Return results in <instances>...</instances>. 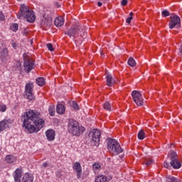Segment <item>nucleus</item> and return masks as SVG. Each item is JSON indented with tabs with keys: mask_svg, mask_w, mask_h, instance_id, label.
Masks as SVG:
<instances>
[{
	"mask_svg": "<svg viewBox=\"0 0 182 182\" xmlns=\"http://www.w3.org/2000/svg\"><path fill=\"white\" fill-rule=\"evenodd\" d=\"M129 16H133V12H131V13L129 14Z\"/></svg>",
	"mask_w": 182,
	"mask_h": 182,
	"instance_id": "nucleus-45",
	"label": "nucleus"
},
{
	"mask_svg": "<svg viewBox=\"0 0 182 182\" xmlns=\"http://www.w3.org/2000/svg\"><path fill=\"white\" fill-rule=\"evenodd\" d=\"M112 178H113L110 176L107 178L106 176L101 175L95 178V182H108L110 181Z\"/></svg>",
	"mask_w": 182,
	"mask_h": 182,
	"instance_id": "nucleus-15",
	"label": "nucleus"
},
{
	"mask_svg": "<svg viewBox=\"0 0 182 182\" xmlns=\"http://www.w3.org/2000/svg\"><path fill=\"white\" fill-rule=\"evenodd\" d=\"M48 166H49V164H47V162H44V163L42 164V166L44 167V168H46V167H48Z\"/></svg>",
	"mask_w": 182,
	"mask_h": 182,
	"instance_id": "nucleus-41",
	"label": "nucleus"
},
{
	"mask_svg": "<svg viewBox=\"0 0 182 182\" xmlns=\"http://www.w3.org/2000/svg\"><path fill=\"white\" fill-rule=\"evenodd\" d=\"M144 137H146V133H144L143 129H141L138 133V139L139 140H144Z\"/></svg>",
	"mask_w": 182,
	"mask_h": 182,
	"instance_id": "nucleus-27",
	"label": "nucleus"
},
{
	"mask_svg": "<svg viewBox=\"0 0 182 182\" xmlns=\"http://www.w3.org/2000/svg\"><path fill=\"white\" fill-rule=\"evenodd\" d=\"M42 23H43V24L45 23V21H43Z\"/></svg>",
	"mask_w": 182,
	"mask_h": 182,
	"instance_id": "nucleus-46",
	"label": "nucleus"
},
{
	"mask_svg": "<svg viewBox=\"0 0 182 182\" xmlns=\"http://www.w3.org/2000/svg\"><path fill=\"white\" fill-rule=\"evenodd\" d=\"M0 21H5V16L4 15V13H2V11H0Z\"/></svg>",
	"mask_w": 182,
	"mask_h": 182,
	"instance_id": "nucleus-38",
	"label": "nucleus"
},
{
	"mask_svg": "<svg viewBox=\"0 0 182 182\" xmlns=\"http://www.w3.org/2000/svg\"><path fill=\"white\" fill-rule=\"evenodd\" d=\"M101 168H102V166L98 163H95L92 165V170L94 173H97L98 171H100Z\"/></svg>",
	"mask_w": 182,
	"mask_h": 182,
	"instance_id": "nucleus-23",
	"label": "nucleus"
},
{
	"mask_svg": "<svg viewBox=\"0 0 182 182\" xmlns=\"http://www.w3.org/2000/svg\"><path fill=\"white\" fill-rule=\"evenodd\" d=\"M170 164L171 167L175 169H178L181 167V163H180V161H178V159L171 161Z\"/></svg>",
	"mask_w": 182,
	"mask_h": 182,
	"instance_id": "nucleus-16",
	"label": "nucleus"
},
{
	"mask_svg": "<svg viewBox=\"0 0 182 182\" xmlns=\"http://www.w3.org/2000/svg\"><path fill=\"white\" fill-rule=\"evenodd\" d=\"M63 173V171L60 170L55 173V176L56 177H58V178H60L62 177Z\"/></svg>",
	"mask_w": 182,
	"mask_h": 182,
	"instance_id": "nucleus-34",
	"label": "nucleus"
},
{
	"mask_svg": "<svg viewBox=\"0 0 182 182\" xmlns=\"http://www.w3.org/2000/svg\"><path fill=\"white\" fill-rule=\"evenodd\" d=\"M166 182H181V181L174 176H168L166 177Z\"/></svg>",
	"mask_w": 182,
	"mask_h": 182,
	"instance_id": "nucleus-25",
	"label": "nucleus"
},
{
	"mask_svg": "<svg viewBox=\"0 0 182 182\" xmlns=\"http://www.w3.org/2000/svg\"><path fill=\"white\" fill-rule=\"evenodd\" d=\"M0 58L3 62H5V60L8 59V48L3 49L2 52L1 53Z\"/></svg>",
	"mask_w": 182,
	"mask_h": 182,
	"instance_id": "nucleus-20",
	"label": "nucleus"
},
{
	"mask_svg": "<svg viewBox=\"0 0 182 182\" xmlns=\"http://www.w3.org/2000/svg\"><path fill=\"white\" fill-rule=\"evenodd\" d=\"M12 46L14 49H16L17 48L16 43H12Z\"/></svg>",
	"mask_w": 182,
	"mask_h": 182,
	"instance_id": "nucleus-42",
	"label": "nucleus"
},
{
	"mask_svg": "<svg viewBox=\"0 0 182 182\" xmlns=\"http://www.w3.org/2000/svg\"><path fill=\"white\" fill-rule=\"evenodd\" d=\"M19 26H18V23H13L11 26V31H13V32H16V31H18Z\"/></svg>",
	"mask_w": 182,
	"mask_h": 182,
	"instance_id": "nucleus-31",
	"label": "nucleus"
},
{
	"mask_svg": "<svg viewBox=\"0 0 182 182\" xmlns=\"http://www.w3.org/2000/svg\"><path fill=\"white\" fill-rule=\"evenodd\" d=\"M21 122H23V127H25L26 132L32 134L38 133L45 126V120L42 119L41 112L30 109L21 116Z\"/></svg>",
	"mask_w": 182,
	"mask_h": 182,
	"instance_id": "nucleus-1",
	"label": "nucleus"
},
{
	"mask_svg": "<svg viewBox=\"0 0 182 182\" xmlns=\"http://www.w3.org/2000/svg\"><path fill=\"white\" fill-rule=\"evenodd\" d=\"M70 105L75 110H79V105H77V102L71 101Z\"/></svg>",
	"mask_w": 182,
	"mask_h": 182,
	"instance_id": "nucleus-30",
	"label": "nucleus"
},
{
	"mask_svg": "<svg viewBox=\"0 0 182 182\" xmlns=\"http://www.w3.org/2000/svg\"><path fill=\"white\" fill-rule=\"evenodd\" d=\"M132 96L134 103H136V105L143 106V102L144 100L143 99V95H141V93H140V92L137 90H134L132 92Z\"/></svg>",
	"mask_w": 182,
	"mask_h": 182,
	"instance_id": "nucleus-11",
	"label": "nucleus"
},
{
	"mask_svg": "<svg viewBox=\"0 0 182 182\" xmlns=\"http://www.w3.org/2000/svg\"><path fill=\"white\" fill-rule=\"evenodd\" d=\"M133 19V16H129L127 18V23H131L132 20Z\"/></svg>",
	"mask_w": 182,
	"mask_h": 182,
	"instance_id": "nucleus-40",
	"label": "nucleus"
},
{
	"mask_svg": "<svg viewBox=\"0 0 182 182\" xmlns=\"http://www.w3.org/2000/svg\"><path fill=\"white\" fill-rule=\"evenodd\" d=\"M36 84L38 86H44L45 85V79L43 77H38L36 80Z\"/></svg>",
	"mask_w": 182,
	"mask_h": 182,
	"instance_id": "nucleus-26",
	"label": "nucleus"
},
{
	"mask_svg": "<svg viewBox=\"0 0 182 182\" xmlns=\"http://www.w3.org/2000/svg\"><path fill=\"white\" fill-rule=\"evenodd\" d=\"M168 157L171 160V161H173V160H177L178 159L177 158V153L174 151H171L169 154H168Z\"/></svg>",
	"mask_w": 182,
	"mask_h": 182,
	"instance_id": "nucleus-22",
	"label": "nucleus"
},
{
	"mask_svg": "<svg viewBox=\"0 0 182 182\" xmlns=\"http://www.w3.org/2000/svg\"><path fill=\"white\" fill-rule=\"evenodd\" d=\"M18 19L25 18L28 22H35L36 16L33 11L29 9V6L22 4L20 7V11L17 14Z\"/></svg>",
	"mask_w": 182,
	"mask_h": 182,
	"instance_id": "nucleus-2",
	"label": "nucleus"
},
{
	"mask_svg": "<svg viewBox=\"0 0 182 182\" xmlns=\"http://www.w3.org/2000/svg\"><path fill=\"white\" fill-rule=\"evenodd\" d=\"M106 79L107 86H113V85H114V80H113L112 75H107Z\"/></svg>",
	"mask_w": 182,
	"mask_h": 182,
	"instance_id": "nucleus-21",
	"label": "nucleus"
},
{
	"mask_svg": "<svg viewBox=\"0 0 182 182\" xmlns=\"http://www.w3.org/2000/svg\"><path fill=\"white\" fill-rule=\"evenodd\" d=\"M46 136L49 141L55 140V130L48 129L46 132Z\"/></svg>",
	"mask_w": 182,
	"mask_h": 182,
	"instance_id": "nucleus-14",
	"label": "nucleus"
},
{
	"mask_svg": "<svg viewBox=\"0 0 182 182\" xmlns=\"http://www.w3.org/2000/svg\"><path fill=\"white\" fill-rule=\"evenodd\" d=\"M121 5L122 6H126V5H127V0H122Z\"/></svg>",
	"mask_w": 182,
	"mask_h": 182,
	"instance_id": "nucleus-39",
	"label": "nucleus"
},
{
	"mask_svg": "<svg viewBox=\"0 0 182 182\" xmlns=\"http://www.w3.org/2000/svg\"><path fill=\"white\" fill-rule=\"evenodd\" d=\"M102 2L99 1V2L97 3V6H102Z\"/></svg>",
	"mask_w": 182,
	"mask_h": 182,
	"instance_id": "nucleus-43",
	"label": "nucleus"
},
{
	"mask_svg": "<svg viewBox=\"0 0 182 182\" xmlns=\"http://www.w3.org/2000/svg\"><path fill=\"white\" fill-rule=\"evenodd\" d=\"M73 168L77 173V178H80L82 177V165H80V163L75 162L73 166Z\"/></svg>",
	"mask_w": 182,
	"mask_h": 182,
	"instance_id": "nucleus-13",
	"label": "nucleus"
},
{
	"mask_svg": "<svg viewBox=\"0 0 182 182\" xmlns=\"http://www.w3.org/2000/svg\"><path fill=\"white\" fill-rule=\"evenodd\" d=\"M86 130L84 127H80L77 121L70 119L68 120V133L73 136H80Z\"/></svg>",
	"mask_w": 182,
	"mask_h": 182,
	"instance_id": "nucleus-4",
	"label": "nucleus"
},
{
	"mask_svg": "<svg viewBox=\"0 0 182 182\" xmlns=\"http://www.w3.org/2000/svg\"><path fill=\"white\" fill-rule=\"evenodd\" d=\"M46 46L48 50H50V52H53V50H55V48H53V46L52 45V43H48Z\"/></svg>",
	"mask_w": 182,
	"mask_h": 182,
	"instance_id": "nucleus-32",
	"label": "nucleus"
},
{
	"mask_svg": "<svg viewBox=\"0 0 182 182\" xmlns=\"http://www.w3.org/2000/svg\"><path fill=\"white\" fill-rule=\"evenodd\" d=\"M151 163H153L151 159H145L144 164L146 166V167H149Z\"/></svg>",
	"mask_w": 182,
	"mask_h": 182,
	"instance_id": "nucleus-33",
	"label": "nucleus"
},
{
	"mask_svg": "<svg viewBox=\"0 0 182 182\" xmlns=\"http://www.w3.org/2000/svg\"><path fill=\"white\" fill-rule=\"evenodd\" d=\"M49 114L51 116H55V105H50L48 109Z\"/></svg>",
	"mask_w": 182,
	"mask_h": 182,
	"instance_id": "nucleus-29",
	"label": "nucleus"
},
{
	"mask_svg": "<svg viewBox=\"0 0 182 182\" xmlns=\"http://www.w3.org/2000/svg\"><path fill=\"white\" fill-rule=\"evenodd\" d=\"M5 160L9 164H12V163H15V161H16V157L13 155H7Z\"/></svg>",
	"mask_w": 182,
	"mask_h": 182,
	"instance_id": "nucleus-19",
	"label": "nucleus"
},
{
	"mask_svg": "<svg viewBox=\"0 0 182 182\" xmlns=\"http://www.w3.org/2000/svg\"><path fill=\"white\" fill-rule=\"evenodd\" d=\"M103 108L107 112H112V104H110L109 102H106L103 105Z\"/></svg>",
	"mask_w": 182,
	"mask_h": 182,
	"instance_id": "nucleus-24",
	"label": "nucleus"
},
{
	"mask_svg": "<svg viewBox=\"0 0 182 182\" xmlns=\"http://www.w3.org/2000/svg\"><path fill=\"white\" fill-rule=\"evenodd\" d=\"M63 17L60 16L55 19L54 23L57 28H60V26H62L64 23Z\"/></svg>",
	"mask_w": 182,
	"mask_h": 182,
	"instance_id": "nucleus-17",
	"label": "nucleus"
},
{
	"mask_svg": "<svg viewBox=\"0 0 182 182\" xmlns=\"http://www.w3.org/2000/svg\"><path fill=\"white\" fill-rule=\"evenodd\" d=\"M171 21L169 23V28L170 29H180L181 26V21L180 20V17L177 15H172L170 17Z\"/></svg>",
	"mask_w": 182,
	"mask_h": 182,
	"instance_id": "nucleus-10",
	"label": "nucleus"
},
{
	"mask_svg": "<svg viewBox=\"0 0 182 182\" xmlns=\"http://www.w3.org/2000/svg\"><path fill=\"white\" fill-rule=\"evenodd\" d=\"M24 97L28 100H33L35 95L33 94V84L27 83L25 86Z\"/></svg>",
	"mask_w": 182,
	"mask_h": 182,
	"instance_id": "nucleus-9",
	"label": "nucleus"
},
{
	"mask_svg": "<svg viewBox=\"0 0 182 182\" xmlns=\"http://www.w3.org/2000/svg\"><path fill=\"white\" fill-rule=\"evenodd\" d=\"M128 65L132 68L136 66V60L132 57L129 58L128 60Z\"/></svg>",
	"mask_w": 182,
	"mask_h": 182,
	"instance_id": "nucleus-28",
	"label": "nucleus"
},
{
	"mask_svg": "<svg viewBox=\"0 0 182 182\" xmlns=\"http://www.w3.org/2000/svg\"><path fill=\"white\" fill-rule=\"evenodd\" d=\"M12 119H6L0 122V133L4 132L5 129H9V125L12 124Z\"/></svg>",
	"mask_w": 182,
	"mask_h": 182,
	"instance_id": "nucleus-12",
	"label": "nucleus"
},
{
	"mask_svg": "<svg viewBox=\"0 0 182 182\" xmlns=\"http://www.w3.org/2000/svg\"><path fill=\"white\" fill-rule=\"evenodd\" d=\"M6 110V105L0 104V112H5Z\"/></svg>",
	"mask_w": 182,
	"mask_h": 182,
	"instance_id": "nucleus-36",
	"label": "nucleus"
},
{
	"mask_svg": "<svg viewBox=\"0 0 182 182\" xmlns=\"http://www.w3.org/2000/svg\"><path fill=\"white\" fill-rule=\"evenodd\" d=\"M106 141L107 150L109 151L110 154H112V156H119L120 153H123V149L120 144L116 139L108 138Z\"/></svg>",
	"mask_w": 182,
	"mask_h": 182,
	"instance_id": "nucleus-3",
	"label": "nucleus"
},
{
	"mask_svg": "<svg viewBox=\"0 0 182 182\" xmlns=\"http://www.w3.org/2000/svg\"><path fill=\"white\" fill-rule=\"evenodd\" d=\"M56 110H57V113L58 114H63V113H65V105H63L62 104L57 105Z\"/></svg>",
	"mask_w": 182,
	"mask_h": 182,
	"instance_id": "nucleus-18",
	"label": "nucleus"
},
{
	"mask_svg": "<svg viewBox=\"0 0 182 182\" xmlns=\"http://www.w3.org/2000/svg\"><path fill=\"white\" fill-rule=\"evenodd\" d=\"M23 170L18 168L14 173V178L15 182H33V175L26 173L22 178ZM21 178L22 180L21 181Z\"/></svg>",
	"mask_w": 182,
	"mask_h": 182,
	"instance_id": "nucleus-5",
	"label": "nucleus"
},
{
	"mask_svg": "<svg viewBox=\"0 0 182 182\" xmlns=\"http://www.w3.org/2000/svg\"><path fill=\"white\" fill-rule=\"evenodd\" d=\"M164 167H165L166 168L170 169V168H171V164H170V165H169V164L167 163V161H165V162H164Z\"/></svg>",
	"mask_w": 182,
	"mask_h": 182,
	"instance_id": "nucleus-37",
	"label": "nucleus"
},
{
	"mask_svg": "<svg viewBox=\"0 0 182 182\" xmlns=\"http://www.w3.org/2000/svg\"><path fill=\"white\" fill-rule=\"evenodd\" d=\"M102 136V133L99 129H93L89 134V136L91 138V143L92 146H96V147L99 146L100 144V137Z\"/></svg>",
	"mask_w": 182,
	"mask_h": 182,
	"instance_id": "nucleus-8",
	"label": "nucleus"
},
{
	"mask_svg": "<svg viewBox=\"0 0 182 182\" xmlns=\"http://www.w3.org/2000/svg\"><path fill=\"white\" fill-rule=\"evenodd\" d=\"M69 38H75L76 35H80L81 38H86V32L77 24L73 25L68 31L64 32Z\"/></svg>",
	"mask_w": 182,
	"mask_h": 182,
	"instance_id": "nucleus-6",
	"label": "nucleus"
},
{
	"mask_svg": "<svg viewBox=\"0 0 182 182\" xmlns=\"http://www.w3.org/2000/svg\"><path fill=\"white\" fill-rule=\"evenodd\" d=\"M162 15L165 18L167 17V16H170V12H168V11H167V10H164V11H162Z\"/></svg>",
	"mask_w": 182,
	"mask_h": 182,
	"instance_id": "nucleus-35",
	"label": "nucleus"
},
{
	"mask_svg": "<svg viewBox=\"0 0 182 182\" xmlns=\"http://www.w3.org/2000/svg\"><path fill=\"white\" fill-rule=\"evenodd\" d=\"M46 26H50V21H48V22L46 23Z\"/></svg>",
	"mask_w": 182,
	"mask_h": 182,
	"instance_id": "nucleus-44",
	"label": "nucleus"
},
{
	"mask_svg": "<svg viewBox=\"0 0 182 182\" xmlns=\"http://www.w3.org/2000/svg\"><path fill=\"white\" fill-rule=\"evenodd\" d=\"M23 58L24 71L26 73H29L31 70L35 68V62L32 60V58L28 56L26 53L23 55Z\"/></svg>",
	"mask_w": 182,
	"mask_h": 182,
	"instance_id": "nucleus-7",
	"label": "nucleus"
}]
</instances>
